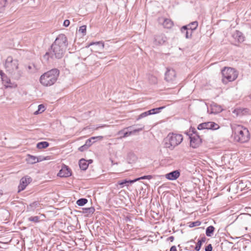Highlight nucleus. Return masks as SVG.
Returning a JSON list of instances; mask_svg holds the SVG:
<instances>
[{
	"label": "nucleus",
	"instance_id": "24",
	"mask_svg": "<svg viewBox=\"0 0 251 251\" xmlns=\"http://www.w3.org/2000/svg\"><path fill=\"white\" fill-rule=\"evenodd\" d=\"M215 229V227L212 226H208L205 230L206 235L208 237H211L213 234Z\"/></svg>",
	"mask_w": 251,
	"mask_h": 251
},
{
	"label": "nucleus",
	"instance_id": "51",
	"mask_svg": "<svg viewBox=\"0 0 251 251\" xmlns=\"http://www.w3.org/2000/svg\"><path fill=\"white\" fill-rule=\"evenodd\" d=\"M27 68H28V69L29 70H30V69H31V68H32V67H31V66H28Z\"/></svg>",
	"mask_w": 251,
	"mask_h": 251
},
{
	"label": "nucleus",
	"instance_id": "14",
	"mask_svg": "<svg viewBox=\"0 0 251 251\" xmlns=\"http://www.w3.org/2000/svg\"><path fill=\"white\" fill-rule=\"evenodd\" d=\"M166 40V37L164 34H160L155 36L154 43L156 45H160L164 44Z\"/></svg>",
	"mask_w": 251,
	"mask_h": 251
},
{
	"label": "nucleus",
	"instance_id": "45",
	"mask_svg": "<svg viewBox=\"0 0 251 251\" xmlns=\"http://www.w3.org/2000/svg\"><path fill=\"white\" fill-rule=\"evenodd\" d=\"M206 241V238L205 237H203L201 238V239L198 240V241L201 242V244L203 243H204Z\"/></svg>",
	"mask_w": 251,
	"mask_h": 251
},
{
	"label": "nucleus",
	"instance_id": "39",
	"mask_svg": "<svg viewBox=\"0 0 251 251\" xmlns=\"http://www.w3.org/2000/svg\"><path fill=\"white\" fill-rule=\"evenodd\" d=\"M202 245V244L201 243V242L198 241L196 246L195 248V250L196 251H199L201 248V246Z\"/></svg>",
	"mask_w": 251,
	"mask_h": 251
},
{
	"label": "nucleus",
	"instance_id": "26",
	"mask_svg": "<svg viewBox=\"0 0 251 251\" xmlns=\"http://www.w3.org/2000/svg\"><path fill=\"white\" fill-rule=\"evenodd\" d=\"M148 79L149 82L151 84H155L157 82V77L152 75H149L148 76Z\"/></svg>",
	"mask_w": 251,
	"mask_h": 251
},
{
	"label": "nucleus",
	"instance_id": "16",
	"mask_svg": "<svg viewBox=\"0 0 251 251\" xmlns=\"http://www.w3.org/2000/svg\"><path fill=\"white\" fill-rule=\"evenodd\" d=\"M143 128H144V127H141L138 129H134L133 131H126V132H124V130H120L118 132V135H121V138L126 137H127V136L130 135L133 133H135L136 132H138V131L142 130Z\"/></svg>",
	"mask_w": 251,
	"mask_h": 251
},
{
	"label": "nucleus",
	"instance_id": "1",
	"mask_svg": "<svg viewBox=\"0 0 251 251\" xmlns=\"http://www.w3.org/2000/svg\"><path fill=\"white\" fill-rule=\"evenodd\" d=\"M68 45L67 37L64 34H60L56 38L50 47V49L44 55L45 59L48 60L49 57L57 59L61 58Z\"/></svg>",
	"mask_w": 251,
	"mask_h": 251
},
{
	"label": "nucleus",
	"instance_id": "41",
	"mask_svg": "<svg viewBox=\"0 0 251 251\" xmlns=\"http://www.w3.org/2000/svg\"><path fill=\"white\" fill-rule=\"evenodd\" d=\"M191 131L192 133L191 134L195 135V134H199L197 131L194 127H191L190 128V132Z\"/></svg>",
	"mask_w": 251,
	"mask_h": 251
},
{
	"label": "nucleus",
	"instance_id": "34",
	"mask_svg": "<svg viewBox=\"0 0 251 251\" xmlns=\"http://www.w3.org/2000/svg\"><path fill=\"white\" fill-rule=\"evenodd\" d=\"M150 115L151 113L149 111L144 112L138 116V117L137 118V120H139Z\"/></svg>",
	"mask_w": 251,
	"mask_h": 251
},
{
	"label": "nucleus",
	"instance_id": "40",
	"mask_svg": "<svg viewBox=\"0 0 251 251\" xmlns=\"http://www.w3.org/2000/svg\"><path fill=\"white\" fill-rule=\"evenodd\" d=\"M152 178V176L148 175V176H143L137 178V179H138V180H140V179H151Z\"/></svg>",
	"mask_w": 251,
	"mask_h": 251
},
{
	"label": "nucleus",
	"instance_id": "7",
	"mask_svg": "<svg viewBox=\"0 0 251 251\" xmlns=\"http://www.w3.org/2000/svg\"><path fill=\"white\" fill-rule=\"evenodd\" d=\"M220 128V126L213 122H204L199 124L198 126L197 129L198 130L202 129H211L217 130Z\"/></svg>",
	"mask_w": 251,
	"mask_h": 251
},
{
	"label": "nucleus",
	"instance_id": "13",
	"mask_svg": "<svg viewBox=\"0 0 251 251\" xmlns=\"http://www.w3.org/2000/svg\"><path fill=\"white\" fill-rule=\"evenodd\" d=\"M232 37L235 40L237 41V42L240 43L243 42L245 40V36L243 34L238 30H236L235 31L232 35Z\"/></svg>",
	"mask_w": 251,
	"mask_h": 251
},
{
	"label": "nucleus",
	"instance_id": "33",
	"mask_svg": "<svg viewBox=\"0 0 251 251\" xmlns=\"http://www.w3.org/2000/svg\"><path fill=\"white\" fill-rule=\"evenodd\" d=\"M45 110V106L43 104H40L38 105V110L35 111L34 112V114H39V113H42L43 112H44Z\"/></svg>",
	"mask_w": 251,
	"mask_h": 251
},
{
	"label": "nucleus",
	"instance_id": "31",
	"mask_svg": "<svg viewBox=\"0 0 251 251\" xmlns=\"http://www.w3.org/2000/svg\"><path fill=\"white\" fill-rule=\"evenodd\" d=\"M28 221L32 222L35 223H39L40 221V217L39 216L30 217L28 218Z\"/></svg>",
	"mask_w": 251,
	"mask_h": 251
},
{
	"label": "nucleus",
	"instance_id": "5",
	"mask_svg": "<svg viewBox=\"0 0 251 251\" xmlns=\"http://www.w3.org/2000/svg\"><path fill=\"white\" fill-rule=\"evenodd\" d=\"M183 139V136L180 134L169 133L164 140V148L173 150L182 142Z\"/></svg>",
	"mask_w": 251,
	"mask_h": 251
},
{
	"label": "nucleus",
	"instance_id": "10",
	"mask_svg": "<svg viewBox=\"0 0 251 251\" xmlns=\"http://www.w3.org/2000/svg\"><path fill=\"white\" fill-rule=\"evenodd\" d=\"M32 178L30 176H25L22 177L20 181V184L19 185V191L24 190L28 184L32 181Z\"/></svg>",
	"mask_w": 251,
	"mask_h": 251
},
{
	"label": "nucleus",
	"instance_id": "53",
	"mask_svg": "<svg viewBox=\"0 0 251 251\" xmlns=\"http://www.w3.org/2000/svg\"><path fill=\"white\" fill-rule=\"evenodd\" d=\"M13 1H17V0H13Z\"/></svg>",
	"mask_w": 251,
	"mask_h": 251
},
{
	"label": "nucleus",
	"instance_id": "50",
	"mask_svg": "<svg viewBox=\"0 0 251 251\" xmlns=\"http://www.w3.org/2000/svg\"><path fill=\"white\" fill-rule=\"evenodd\" d=\"M111 163H112V164L113 165H114V164H117V163H114V162H113V160H112V161H111Z\"/></svg>",
	"mask_w": 251,
	"mask_h": 251
},
{
	"label": "nucleus",
	"instance_id": "30",
	"mask_svg": "<svg viewBox=\"0 0 251 251\" xmlns=\"http://www.w3.org/2000/svg\"><path fill=\"white\" fill-rule=\"evenodd\" d=\"M87 202H88V200L87 199L81 198V199H78L76 201V203L78 206H83L85 204H86L87 203Z\"/></svg>",
	"mask_w": 251,
	"mask_h": 251
},
{
	"label": "nucleus",
	"instance_id": "32",
	"mask_svg": "<svg viewBox=\"0 0 251 251\" xmlns=\"http://www.w3.org/2000/svg\"><path fill=\"white\" fill-rule=\"evenodd\" d=\"M97 137H92L89 139H87L86 141L85 142V144L87 145L88 147H90L93 143H94L95 141V140L96 139Z\"/></svg>",
	"mask_w": 251,
	"mask_h": 251
},
{
	"label": "nucleus",
	"instance_id": "48",
	"mask_svg": "<svg viewBox=\"0 0 251 251\" xmlns=\"http://www.w3.org/2000/svg\"><path fill=\"white\" fill-rule=\"evenodd\" d=\"M3 75V73L2 72V71H0V75L1 76H2Z\"/></svg>",
	"mask_w": 251,
	"mask_h": 251
},
{
	"label": "nucleus",
	"instance_id": "44",
	"mask_svg": "<svg viewBox=\"0 0 251 251\" xmlns=\"http://www.w3.org/2000/svg\"><path fill=\"white\" fill-rule=\"evenodd\" d=\"M70 24V21L68 20H65L64 21V23H63V25L64 26H65V27H67Z\"/></svg>",
	"mask_w": 251,
	"mask_h": 251
},
{
	"label": "nucleus",
	"instance_id": "54",
	"mask_svg": "<svg viewBox=\"0 0 251 251\" xmlns=\"http://www.w3.org/2000/svg\"><path fill=\"white\" fill-rule=\"evenodd\" d=\"M250 220H251V217L250 218Z\"/></svg>",
	"mask_w": 251,
	"mask_h": 251
},
{
	"label": "nucleus",
	"instance_id": "29",
	"mask_svg": "<svg viewBox=\"0 0 251 251\" xmlns=\"http://www.w3.org/2000/svg\"><path fill=\"white\" fill-rule=\"evenodd\" d=\"M165 106H161L158 108H153L149 110V111L151 113V115L157 114L159 113L161 111V110L164 109Z\"/></svg>",
	"mask_w": 251,
	"mask_h": 251
},
{
	"label": "nucleus",
	"instance_id": "17",
	"mask_svg": "<svg viewBox=\"0 0 251 251\" xmlns=\"http://www.w3.org/2000/svg\"><path fill=\"white\" fill-rule=\"evenodd\" d=\"M43 159H42L40 157H37L35 156H33L30 154L27 155V158H26V160L28 163L30 164H34L35 163L41 161Z\"/></svg>",
	"mask_w": 251,
	"mask_h": 251
},
{
	"label": "nucleus",
	"instance_id": "25",
	"mask_svg": "<svg viewBox=\"0 0 251 251\" xmlns=\"http://www.w3.org/2000/svg\"><path fill=\"white\" fill-rule=\"evenodd\" d=\"M49 143L46 141L39 142L36 145V147L39 149H46L49 146Z\"/></svg>",
	"mask_w": 251,
	"mask_h": 251
},
{
	"label": "nucleus",
	"instance_id": "22",
	"mask_svg": "<svg viewBox=\"0 0 251 251\" xmlns=\"http://www.w3.org/2000/svg\"><path fill=\"white\" fill-rule=\"evenodd\" d=\"M162 25L166 28H170L173 25V22L169 19H163Z\"/></svg>",
	"mask_w": 251,
	"mask_h": 251
},
{
	"label": "nucleus",
	"instance_id": "18",
	"mask_svg": "<svg viewBox=\"0 0 251 251\" xmlns=\"http://www.w3.org/2000/svg\"><path fill=\"white\" fill-rule=\"evenodd\" d=\"M211 113L217 114L222 111V107L216 103H212L211 104Z\"/></svg>",
	"mask_w": 251,
	"mask_h": 251
},
{
	"label": "nucleus",
	"instance_id": "4",
	"mask_svg": "<svg viewBox=\"0 0 251 251\" xmlns=\"http://www.w3.org/2000/svg\"><path fill=\"white\" fill-rule=\"evenodd\" d=\"M59 75V71L58 69H51L40 76V82L43 86H51L56 81Z\"/></svg>",
	"mask_w": 251,
	"mask_h": 251
},
{
	"label": "nucleus",
	"instance_id": "46",
	"mask_svg": "<svg viewBox=\"0 0 251 251\" xmlns=\"http://www.w3.org/2000/svg\"><path fill=\"white\" fill-rule=\"evenodd\" d=\"M170 251H177L176 247L175 246H173L171 248Z\"/></svg>",
	"mask_w": 251,
	"mask_h": 251
},
{
	"label": "nucleus",
	"instance_id": "11",
	"mask_svg": "<svg viewBox=\"0 0 251 251\" xmlns=\"http://www.w3.org/2000/svg\"><path fill=\"white\" fill-rule=\"evenodd\" d=\"M58 176L60 177H68L71 176V169L67 166L64 165L62 167L58 174Z\"/></svg>",
	"mask_w": 251,
	"mask_h": 251
},
{
	"label": "nucleus",
	"instance_id": "12",
	"mask_svg": "<svg viewBox=\"0 0 251 251\" xmlns=\"http://www.w3.org/2000/svg\"><path fill=\"white\" fill-rule=\"evenodd\" d=\"M180 175L179 170H175L165 175V177L170 180H175L178 178Z\"/></svg>",
	"mask_w": 251,
	"mask_h": 251
},
{
	"label": "nucleus",
	"instance_id": "38",
	"mask_svg": "<svg viewBox=\"0 0 251 251\" xmlns=\"http://www.w3.org/2000/svg\"><path fill=\"white\" fill-rule=\"evenodd\" d=\"M88 148L89 147L87 146V145L85 143L84 145H83V146H81V147H80L78 148V150L80 151H83L86 150L87 149H88Z\"/></svg>",
	"mask_w": 251,
	"mask_h": 251
},
{
	"label": "nucleus",
	"instance_id": "3",
	"mask_svg": "<svg viewBox=\"0 0 251 251\" xmlns=\"http://www.w3.org/2000/svg\"><path fill=\"white\" fill-rule=\"evenodd\" d=\"M232 129L234 138L237 141L246 143L249 140L250 135L247 128L241 125H234L232 126Z\"/></svg>",
	"mask_w": 251,
	"mask_h": 251
},
{
	"label": "nucleus",
	"instance_id": "27",
	"mask_svg": "<svg viewBox=\"0 0 251 251\" xmlns=\"http://www.w3.org/2000/svg\"><path fill=\"white\" fill-rule=\"evenodd\" d=\"M136 159V157L135 154L133 153H129L128 154L127 160L128 163H132L133 162L135 161Z\"/></svg>",
	"mask_w": 251,
	"mask_h": 251
},
{
	"label": "nucleus",
	"instance_id": "20",
	"mask_svg": "<svg viewBox=\"0 0 251 251\" xmlns=\"http://www.w3.org/2000/svg\"><path fill=\"white\" fill-rule=\"evenodd\" d=\"M138 180V179H134L133 180H127L126 179H124L122 181H119L118 182V183L119 185L121 186V188H123L124 187V185H126L128 186V184L133 183Z\"/></svg>",
	"mask_w": 251,
	"mask_h": 251
},
{
	"label": "nucleus",
	"instance_id": "15",
	"mask_svg": "<svg viewBox=\"0 0 251 251\" xmlns=\"http://www.w3.org/2000/svg\"><path fill=\"white\" fill-rule=\"evenodd\" d=\"M198 26V23L197 21H194L191 22L189 24L184 25L182 26V30L184 31L186 29H189L191 31L193 32L195 30L197 29Z\"/></svg>",
	"mask_w": 251,
	"mask_h": 251
},
{
	"label": "nucleus",
	"instance_id": "42",
	"mask_svg": "<svg viewBox=\"0 0 251 251\" xmlns=\"http://www.w3.org/2000/svg\"><path fill=\"white\" fill-rule=\"evenodd\" d=\"M93 45H101V47L102 48L104 47V44L103 43L100 42H92L89 44V46H92Z\"/></svg>",
	"mask_w": 251,
	"mask_h": 251
},
{
	"label": "nucleus",
	"instance_id": "36",
	"mask_svg": "<svg viewBox=\"0 0 251 251\" xmlns=\"http://www.w3.org/2000/svg\"><path fill=\"white\" fill-rule=\"evenodd\" d=\"M79 32L82 33L83 35H85L86 32V25H82L81 26L78 30Z\"/></svg>",
	"mask_w": 251,
	"mask_h": 251
},
{
	"label": "nucleus",
	"instance_id": "43",
	"mask_svg": "<svg viewBox=\"0 0 251 251\" xmlns=\"http://www.w3.org/2000/svg\"><path fill=\"white\" fill-rule=\"evenodd\" d=\"M212 246L210 244H208L205 248V251H212Z\"/></svg>",
	"mask_w": 251,
	"mask_h": 251
},
{
	"label": "nucleus",
	"instance_id": "2",
	"mask_svg": "<svg viewBox=\"0 0 251 251\" xmlns=\"http://www.w3.org/2000/svg\"><path fill=\"white\" fill-rule=\"evenodd\" d=\"M5 67L6 71L15 79H19L23 75V72L18 70V63L17 59H13L11 56H8L5 61Z\"/></svg>",
	"mask_w": 251,
	"mask_h": 251
},
{
	"label": "nucleus",
	"instance_id": "6",
	"mask_svg": "<svg viewBox=\"0 0 251 251\" xmlns=\"http://www.w3.org/2000/svg\"><path fill=\"white\" fill-rule=\"evenodd\" d=\"M222 74L223 75L222 81L224 83L233 81L238 76L237 72L234 69L230 67H225L222 71Z\"/></svg>",
	"mask_w": 251,
	"mask_h": 251
},
{
	"label": "nucleus",
	"instance_id": "9",
	"mask_svg": "<svg viewBox=\"0 0 251 251\" xmlns=\"http://www.w3.org/2000/svg\"><path fill=\"white\" fill-rule=\"evenodd\" d=\"M176 73L173 69L167 68L165 74V79L168 82H173L176 79Z\"/></svg>",
	"mask_w": 251,
	"mask_h": 251
},
{
	"label": "nucleus",
	"instance_id": "52",
	"mask_svg": "<svg viewBox=\"0 0 251 251\" xmlns=\"http://www.w3.org/2000/svg\"><path fill=\"white\" fill-rule=\"evenodd\" d=\"M88 161H89V163H92V160H91V159H90V160H89Z\"/></svg>",
	"mask_w": 251,
	"mask_h": 251
},
{
	"label": "nucleus",
	"instance_id": "21",
	"mask_svg": "<svg viewBox=\"0 0 251 251\" xmlns=\"http://www.w3.org/2000/svg\"><path fill=\"white\" fill-rule=\"evenodd\" d=\"M95 209L94 207H90L88 208H83L82 213L86 214L87 216L92 215L94 213Z\"/></svg>",
	"mask_w": 251,
	"mask_h": 251
},
{
	"label": "nucleus",
	"instance_id": "47",
	"mask_svg": "<svg viewBox=\"0 0 251 251\" xmlns=\"http://www.w3.org/2000/svg\"><path fill=\"white\" fill-rule=\"evenodd\" d=\"M168 241H170L171 242H173L174 240V237L173 236H170L167 238Z\"/></svg>",
	"mask_w": 251,
	"mask_h": 251
},
{
	"label": "nucleus",
	"instance_id": "28",
	"mask_svg": "<svg viewBox=\"0 0 251 251\" xmlns=\"http://www.w3.org/2000/svg\"><path fill=\"white\" fill-rule=\"evenodd\" d=\"M181 31L182 33H184L186 38H191L193 32L191 31L189 29H186L184 31L182 30V27L181 28Z\"/></svg>",
	"mask_w": 251,
	"mask_h": 251
},
{
	"label": "nucleus",
	"instance_id": "8",
	"mask_svg": "<svg viewBox=\"0 0 251 251\" xmlns=\"http://www.w3.org/2000/svg\"><path fill=\"white\" fill-rule=\"evenodd\" d=\"M190 147L194 149L199 147L202 143V139L199 134H189Z\"/></svg>",
	"mask_w": 251,
	"mask_h": 251
},
{
	"label": "nucleus",
	"instance_id": "37",
	"mask_svg": "<svg viewBox=\"0 0 251 251\" xmlns=\"http://www.w3.org/2000/svg\"><path fill=\"white\" fill-rule=\"evenodd\" d=\"M6 0H0V11L3 10V8L6 6Z\"/></svg>",
	"mask_w": 251,
	"mask_h": 251
},
{
	"label": "nucleus",
	"instance_id": "23",
	"mask_svg": "<svg viewBox=\"0 0 251 251\" xmlns=\"http://www.w3.org/2000/svg\"><path fill=\"white\" fill-rule=\"evenodd\" d=\"M89 164L87 163V161L84 159H81L79 161V165L81 170L85 171L88 167Z\"/></svg>",
	"mask_w": 251,
	"mask_h": 251
},
{
	"label": "nucleus",
	"instance_id": "35",
	"mask_svg": "<svg viewBox=\"0 0 251 251\" xmlns=\"http://www.w3.org/2000/svg\"><path fill=\"white\" fill-rule=\"evenodd\" d=\"M189 226L190 227H193L195 226H199L201 224V222L199 221H196L195 222H190L189 223Z\"/></svg>",
	"mask_w": 251,
	"mask_h": 251
},
{
	"label": "nucleus",
	"instance_id": "19",
	"mask_svg": "<svg viewBox=\"0 0 251 251\" xmlns=\"http://www.w3.org/2000/svg\"><path fill=\"white\" fill-rule=\"evenodd\" d=\"M40 207V203L38 201H34L27 206V210L28 211H33L36 208Z\"/></svg>",
	"mask_w": 251,
	"mask_h": 251
},
{
	"label": "nucleus",
	"instance_id": "49",
	"mask_svg": "<svg viewBox=\"0 0 251 251\" xmlns=\"http://www.w3.org/2000/svg\"><path fill=\"white\" fill-rule=\"evenodd\" d=\"M2 194H3V193H2V190H0V196L2 195Z\"/></svg>",
	"mask_w": 251,
	"mask_h": 251
}]
</instances>
